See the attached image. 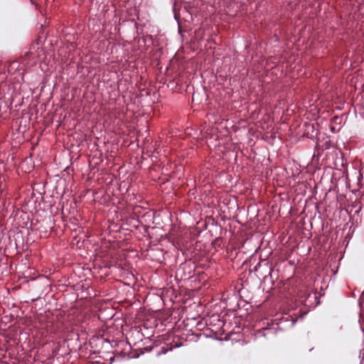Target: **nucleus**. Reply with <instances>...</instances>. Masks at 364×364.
<instances>
[{
  "label": "nucleus",
  "mask_w": 364,
  "mask_h": 364,
  "mask_svg": "<svg viewBox=\"0 0 364 364\" xmlns=\"http://www.w3.org/2000/svg\"><path fill=\"white\" fill-rule=\"evenodd\" d=\"M68 169V166L65 168V171H66Z\"/></svg>",
  "instance_id": "nucleus-4"
},
{
  "label": "nucleus",
  "mask_w": 364,
  "mask_h": 364,
  "mask_svg": "<svg viewBox=\"0 0 364 364\" xmlns=\"http://www.w3.org/2000/svg\"><path fill=\"white\" fill-rule=\"evenodd\" d=\"M61 125H62V126H63V127H65V126L66 125V124H65V122H63Z\"/></svg>",
  "instance_id": "nucleus-3"
},
{
  "label": "nucleus",
  "mask_w": 364,
  "mask_h": 364,
  "mask_svg": "<svg viewBox=\"0 0 364 364\" xmlns=\"http://www.w3.org/2000/svg\"><path fill=\"white\" fill-rule=\"evenodd\" d=\"M42 40L38 37L35 42L31 45L28 53L25 56L33 60H41L44 55V50L41 47Z\"/></svg>",
  "instance_id": "nucleus-1"
},
{
  "label": "nucleus",
  "mask_w": 364,
  "mask_h": 364,
  "mask_svg": "<svg viewBox=\"0 0 364 364\" xmlns=\"http://www.w3.org/2000/svg\"><path fill=\"white\" fill-rule=\"evenodd\" d=\"M83 318L84 316L82 314H79L77 316V319L74 320L73 321H71L70 320V326H76L77 328H73L71 330V332H70V337H73V335H75L76 336H78V331L80 330V328L82 329L83 327L82 323H83ZM73 339V338H71Z\"/></svg>",
  "instance_id": "nucleus-2"
}]
</instances>
